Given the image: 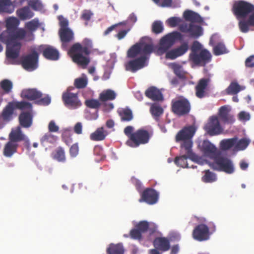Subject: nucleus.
I'll use <instances>...</instances> for the list:
<instances>
[{
	"label": "nucleus",
	"instance_id": "1",
	"mask_svg": "<svg viewBox=\"0 0 254 254\" xmlns=\"http://www.w3.org/2000/svg\"><path fill=\"white\" fill-rule=\"evenodd\" d=\"M19 20L14 17L7 18L5 21L6 30L0 34V41L6 46L5 55L7 62L15 64L18 58L22 43L20 38L24 35V29L18 28Z\"/></svg>",
	"mask_w": 254,
	"mask_h": 254
},
{
	"label": "nucleus",
	"instance_id": "2",
	"mask_svg": "<svg viewBox=\"0 0 254 254\" xmlns=\"http://www.w3.org/2000/svg\"><path fill=\"white\" fill-rule=\"evenodd\" d=\"M92 41L85 38L81 43L74 44L68 50V54L74 63L85 68L90 62L89 56L92 53Z\"/></svg>",
	"mask_w": 254,
	"mask_h": 254
},
{
	"label": "nucleus",
	"instance_id": "3",
	"mask_svg": "<svg viewBox=\"0 0 254 254\" xmlns=\"http://www.w3.org/2000/svg\"><path fill=\"white\" fill-rule=\"evenodd\" d=\"M133 127L131 126L124 128V132L128 137L126 145L132 148H136L140 145L149 142L152 135L151 132L143 128L138 129L135 131H133Z\"/></svg>",
	"mask_w": 254,
	"mask_h": 254
},
{
	"label": "nucleus",
	"instance_id": "4",
	"mask_svg": "<svg viewBox=\"0 0 254 254\" xmlns=\"http://www.w3.org/2000/svg\"><path fill=\"white\" fill-rule=\"evenodd\" d=\"M209 166L214 170L223 171L227 174L233 173L235 170L231 160L226 157L221 156L220 153L213 162L209 163Z\"/></svg>",
	"mask_w": 254,
	"mask_h": 254
},
{
	"label": "nucleus",
	"instance_id": "5",
	"mask_svg": "<svg viewBox=\"0 0 254 254\" xmlns=\"http://www.w3.org/2000/svg\"><path fill=\"white\" fill-rule=\"evenodd\" d=\"M176 142L180 143V148L182 153L190 151V125H188L180 129L175 137Z\"/></svg>",
	"mask_w": 254,
	"mask_h": 254
},
{
	"label": "nucleus",
	"instance_id": "6",
	"mask_svg": "<svg viewBox=\"0 0 254 254\" xmlns=\"http://www.w3.org/2000/svg\"><path fill=\"white\" fill-rule=\"evenodd\" d=\"M183 40V35L178 31H173L163 36L160 41L158 52L165 53L177 41Z\"/></svg>",
	"mask_w": 254,
	"mask_h": 254
},
{
	"label": "nucleus",
	"instance_id": "7",
	"mask_svg": "<svg viewBox=\"0 0 254 254\" xmlns=\"http://www.w3.org/2000/svg\"><path fill=\"white\" fill-rule=\"evenodd\" d=\"M232 11L237 19L245 18L254 11V5L245 0L235 2Z\"/></svg>",
	"mask_w": 254,
	"mask_h": 254
},
{
	"label": "nucleus",
	"instance_id": "8",
	"mask_svg": "<svg viewBox=\"0 0 254 254\" xmlns=\"http://www.w3.org/2000/svg\"><path fill=\"white\" fill-rule=\"evenodd\" d=\"M152 44L143 42H138L132 45L127 52V56L129 58H134L138 55L146 57L153 51Z\"/></svg>",
	"mask_w": 254,
	"mask_h": 254
},
{
	"label": "nucleus",
	"instance_id": "9",
	"mask_svg": "<svg viewBox=\"0 0 254 254\" xmlns=\"http://www.w3.org/2000/svg\"><path fill=\"white\" fill-rule=\"evenodd\" d=\"M171 110L174 114L178 116H185L190 112V102L185 99L173 100L171 102Z\"/></svg>",
	"mask_w": 254,
	"mask_h": 254
},
{
	"label": "nucleus",
	"instance_id": "10",
	"mask_svg": "<svg viewBox=\"0 0 254 254\" xmlns=\"http://www.w3.org/2000/svg\"><path fill=\"white\" fill-rule=\"evenodd\" d=\"M62 100L64 105L69 109H76L81 105L78 94L71 92L69 88L63 93Z\"/></svg>",
	"mask_w": 254,
	"mask_h": 254
},
{
	"label": "nucleus",
	"instance_id": "11",
	"mask_svg": "<svg viewBox=\"0 0 254 254\" xmlns=\"http://www.w3.org/2000/svg\"><path fill=\"white\" fill-rule=\"evenodd\" d=\"M40 26L38 18H34L25 24L24 35L20 38V41L24 40L25 42H30L34 39V32L36 31Z\"/></svg>",
	"mask_w": 254,
	"mask_h": 254
},
{
	"label": "nucleus",
	"instance_id": "12",
	"mask_svg": "<svg viewBox=\"0 0 254 254\" xmlns=\"http://www.w3.org/2000/svg\"><path fill=\"white\" fill-rule=\"evenodd\" d=\"M206 132L210 136L219 135L223 132V129L221 126L218 118L212 116L204 127Z\"/></svg>",
	"mask_w": 254,
	"mask_h": 254
},
{
	"label": "nucleus",
	"instance_id": "13",
	"mask_svg": "<svg viewBox=\"0 0 254 254\" xmlns=\"http://www.w3.org/2000/svg\"><path fill=\"white\" fill-rule=\"evenodd\" d=\"M211 59V53L206 49H202L199 52L192 54L191 62L196 65L203 66Z\"/></svg>",
	"mask_w": 254,
	"mask_h": 254
},
{
	"label": "nucleus",
	"instance_id": "14",
	"mask_svg": "<svg viewBox=\"0 0 254 254\" xmlns=\"http://www.w3.org/2000/svg\"><path fill=\"white\" fill-rule=\"evenodd\" d=\"M38 53L34 51L23 58L21 62L22 65L27 70H33L38 66Z\"/></svg>",
	"mask_w": 254,
	"mask_h": 254
},
{
	"label": "nucleus",
	"instance_id": "15",
	"mask_svg": "<svg viewBox=\"0 0 254 254\" xmlns=\"http://www.w3.org/2000/svg\"><path fill=\"white\" fill-rule=\"evenodd\" d=\"M199 146L204 156L213 160L220 154L216 146L208 140H204Z\"/></svg>",
	"mask_w": 254,
	"mask_h": 254
},
{
	"label": "nucleus",
	"instance_id": "16",
	"mask_svg": "<svg viewBox=\"0 0 254 254\" xmlns=\"http://www.w3.org/2000/svg\"><path fill=\"white\" fill-rule=\"evenodd\" d=\"M25 0H0V13H5L10 14L15 9V6L21 5Z\"/></svg>",
	"mask_w": 254,
	"mask_h": 254
},
{
	"label": "nucleus",
	"instance_id": "17",
	"mask_svg": "<svg viewBox=\"0 0 254 254\" xmlns=\"http://www.w3.org/2000/svg\"><path fill=\"white\" fill-rule=\"evenodd\" d=\"M158 193L153 189L147 188L141 194L139 202H145L148 204H154L158 200Z\"/></svg>",
	"mask_w": 254,
	"mask_h": 254
},
{
	"label": "nucleus",
	"instance_id": "18",
	"mask_svg": "<svg viewBox=\"0 0 254 254\" xmlns=\"http://www.w3.org/2000/svg\"><path fill=\"white\" fill-rule=\"evenodd\" d=\"M146 58L144 56L129 61L125 64L126 69L132 72H135L145 66Z\"/></svg>",
	"mask_w": 254,
	"mask_h": 254
},
{
	"label": "nucleus",
	"instance_id": "19",
	"mask_svg": "<svg viewBox=\"0 0 254 254\" xmlns=\"http://www.w3.org/2000/svg\"><path fill=\"white\" fill-rule=\"evenodd\" d=\"M59 36L62 42V48L64 50H67L69 43L74 39V34L70 29L59 30Z\"/></svg>",
	"mask_w": 254,
	"mask_h": 254
},
{
	"label": "nucleus",
	"instance_id": "20",
	"mask_svg": "<svg viewBox=\"0 0 254 254\" xmlns=\"http://www.w3.org/2000/svg\"><path fill=\"white\" fill-rule=\"evenodd\" d=\"M193 237L199 241L208 240L209 238L208 227L204 224L198 225L193 231Z\"/></svg>",
	"mask_w": 254,
	"mask_h": 254
},
{
	"label": "nucleus",
	"instance_id": "21",
	"mask_svg": "<svg viewBox=\"0 0 254 254\" xmlns=\"http://www.w3.org/2000/svg\"><path fill=\"white\" fill-rule=\"evenodd\" d=\"M14 109L12 102L8 103L3 109L0 115V128H2L5 124L11 120Z\"/></svg>",
	"mask_w": 254,
	"mask_h": 254
},
{
	"label": "nucleus",
	"instance_id": "22",
	"mask_svg": "<svg viewBox=\"0 0 254 254\" xmlns=\"http://www.w3.org/2000/svg\"><path fill=\"white\" fill-rule=\"evenodd\" d=\"M8 139L17 143L22 141H28L27 137L22 132L20 126L11 129L8 135Z\"/></svg>",
	"mask_w": 254,
	"mask_h": 254
},
{
	"label": "nucleus",
	"instance_id": "23",
	"mask_svg": "<svg viewBox=\"0 0 254 254\" xmlns=\"http://www.w3.org/2000/svg\"><path fill=\"white\" fill-rule=\"evenodd\" d=\"M230 111L226 106H222L219 109V118L225 124H233L235 121L234 116L229 113Z\"/></svg>",
	"mask_w": 254,
	"mask_h": 254
},
{
	"label": "nucleus",
	"instance_id": "24",
	"mask_svg": "<svg viewBox=\"0 0 254 254\" xmlns=\"http://www.w3.org/2000/svg\"><path fill=\"white\" fill-rule=\"evenodd\" d=\"M154 248L162 252H166L170 249V240L166 237H157L153 242Z\"/></svg>",
	"mask_w": 254,
	"mask_h": 254
},
{
	"label": "nucleus",
	"instance_id": "25",
	"mask_svg": "<svg viewBox=\"0 0 254 254\" xmlns=\"http://www.w3.org/2000/svg\"><path fill=\"white\" fill-rule=\"evenodd\" d=\"M18 146V143L8 139L3 146L2 151L3 156L7 158H11L17 152Z\"/></svg>",
	"mask_w": 254,
	"mask_h": 254
},
{
	"label": "nucleus",
	"instance_id": "26",
	"mask_svg": "<svg viewBox=\"0 0 254 254\" xmlns=\"http://www.w3.org/2000/svg\"><path fill=\"white\" fill-rule=\"evenodd\" d=\"M209 79L208 78H201L200 79L195 86V95L199 98H202L206 95L205 90L209 82Z\"/></svg>",
	"mask_w": 254,
	"mask_h": 254
},
{
	"label": "nucleus",
	"instance_id": "27",
	"mask_svg": "<svg viewBox=\"0 0 254 254\" xmlns=\"http://www.w3.org/2000/svg\"><path fill=\"white\" fill-rule=\"evenodd\" d=\"M43 55L46 59L52 61H56L59 59V52L54 47L46 46L42 49Z\"/></svg>",
	"mask_w": 254,
	"mask_h": 254
},
{
	"label": "nucleus",
	"instance_id": "28",
	"mask_svg": "<svg viewBox=\"0 0 254 254\" xmlns=\"http://www.w3.org/2000/svg\"><path fill=\"white\" fill-rule=\"evenodd\" d=\"M42 93L35 88L26 89L22 90L21 97L28 100H35L42 97Z\"/></svg>",
	"mask_w": 254,
	"mask_h": 254
},
{
	"label": "nucleus",
	"instance_id": "29",
	"mask_svg": "<svg viewBox=\"0 0 254 254\" xmlns=\"http://www.w3.org/2000/svg\"><path fill=\"white\" fill-rule=\"evenodd\" d=\"M145 94L146 97L154 101H161L164 99L161 92L154 86L148 88L146 90Z\"/></svg>",
	"mask_w": 254,
	"mask_h": 254
},
{
	"label": "nucleus",
	"instance_id": "30",
	"mask_svg": "<svg viewBox=\"0 0 254 254\" xmlns=\"http://www.w3.org/2000/svg\"><path fill=\"white\" fill-rule=\"evenodd\" d=\"M246 19H243L239 22V27L240 31L243 33L248 32L251 26L254 27V11Z\"/></svg>",
	"mask_w": 254,
	"mask_h": 254
},
{
	"label": "nucleus",
	"instance_id": "31",
	"mask_svg": "<svg viewBox=\"0 0 254 254\" xmlns=\"http://www.w3.org/2000/svg\"><path fill=\"white\" fill-rule=\"evenodd\" d=\"M180 156L176 157L174 162L178 165L183 168H189L187 160L190 159V151L186 153H182L181 148H180Z\"/></svg>",
	"mask_w": 254,
	"mask_h": 254
},
{
	"label": "nucleus",
	"instance_id": "32",
	"mask_svg": "<svg viewBox=\"0 0 254 254\" xmlns=\"http://www.w3.org/2000/svg\"><path fill=\"white\" fill-rule=\"evenodd\" d=\"M16 13L18 18L21 20L29 19L34 16L33 12L28 6H25L18 9Z\"/></svg>",
	"mask_w": 254,
	"mask_h": 254
},
{
	"label": "nucleus",
	"instance_id": "33",
	"mask_svg": "<svg viewBox=\"0 0 254 254\" xmlns=\"http://www.w3.org/2000/svg\"><path fill=\"white\" fill-rule=\"evenodd\" d=\"M52 157L56 161L64 163L66 161V155L64 149L62 146H58L52 153Z\"/></svg>",
	"mask_w": 254,
	"mask_h": 254
},
{
	"label": "nucleus",
	"instance_id": "34",
	"mask_svg": "<svg viewBox=\"0 0 254 254\" xmlns=\"http://www.w3.org/2000/svg\"><path fill=\"white\" fill-rule=\"evenodd\" d=\"M19 121L20 126L28 128L29 127L32 122V115L29 112H23L19 116Z\"/></svg>",
	"mask_w": 254,
	"mask_h": 254
},
{
	"label": "nucleus",
	"instance_id": "35",
	"mask_svg": "<svg viewBox=\"0 0 254 254\" xmlns=\"http://www.w3.org/2000/svg\"><path fill=\"white\" fill-rule=\"evenodd\" d=\"M108 132L103 127L98 128L90 135V138L93 141H102L105 139Z\"/></svg>",
	"mask_w": 254,
	"mask_h": 254
},
{
	"label": "nucleus",
	"instance_id": "36",
	"mask_svg": "<svg viewBox=\"0 0 254 254\" xmlns=\"http://www.w3.org/2000/svg\"><path fill=\"white\" fill-rule=\"evenodd\" d=\"M237 140L236 137L224 139L220 141L219 147L222 150H228L235 145Z\"/></svg>",
	"mask_w": 254,
	"mask_h": 254
},
{
	"label": "nucleus",
	"instance_id": "37",
	"mask_svg": "<svg viewBox=\"0 0 254 254\" xmlns=\"http://www.w3.org/2000/svg\"><path fill=\"white\" fill-rule=\"evenodd\" d=\"M116 94L111 89L104 90L99 95V100L101 102H105L107 101L113 100L116 98Z\"/></svg>",
	"mask_w": 254,
	"mask_h": 254
},
{
	"label": "nucleus",
	"instance_id": "38",
	"mask_svg": "<svg viewBox=\"0 0 254 254\" xmlns=\"http://www.w3.org/2000/svg\"><path fill=\"white\" fill-rule=\"evenodd\" d=\"M125 250L123 246L121 244H111L107 249L108 254H124Z\"/></svg>",
	"mask_w": 254,
	"mask_h": 254
},
{
	"label": "nucleus",
	"instance_id": "39",
	"mask_svg": "<svg viewBox=\"0 0 254 254\" xmlns=\"http://www.w3.org/2000/svg\"><path fill=\"white\" fill-rule=\"evenodd\" d=\"M119 114L122 122H128L133 119L132 112L129 108L122 109L119 112Z\"/></svg>",
	"mask_w": 254,
	"mask_h": 254
},
{
	"label": "nucleus",
	"instance_id": "40",
	"mask_svg": "<svg viewBox=\"0 0 254 254\" xmlns=\"http://www.w3.org/2000/svg\"><path fill=\"white\" fill-rule=\"evenodd\" d=\"M150 112L156 120H158V118L163 113V109L162 107L157 103L151 104Z\"/></svg>",
	"mask_w": 254,
	"mask_h": 254
},
{
	"label": "nucleus",
	"instance_id": "41",
	"mask_svg": "<svg viewBox=\"0 0 254 254\" xmlns=\"http://www.w3.org/2000/svg\"><path fill=\"white\" fill-rule=\"evenodd\" d=\"M240 85L236 82H232L226 89L228 95H236L241 91Z\"/></svg>",
	"mask_w": 254,
	"mask_h": 254
},
{
	"label": "nucleus",
	"instance_id": "42",
	"mask_svg": "<svg viewBox=\"0 0 254 254\" xmlns=\"http://www.w3.org/2000/svg\"><path fill=\"white\" fill-rule=\"evenodd\" d=\"M13 87V83L9 79H5L0 82V88L4 92L8 94L11 91Z\"/></svg>",
	"mask_w": 254,
	"mask_h": 254
},
{
	"label": "nucleus",
	"instance_id": "43",
	"mask_svg": "<svg viewBox=\"0 0 254 254\" xmlns=\"http://www.w3.org/2000/svg\"><path fill=\"white\" fill-rule=\"evenodd\" d=\"M203 33V28L201 25L191 24V38L197 39Z\"/></svg>",
	"mask_w": 254,
	"mask_h": 254
},
{
	"label": "nucleus",
	"instance_id": "44",
	"mask_svg": "<svg viewBox=\"0 0 254 254\" xmlns=\"http://www.w3.org/2000/svg\"><path fill=\"white\" fill-rule=\"evenodd\" d=\"M204 175L202 177V180L205 183H211L216 180L217 178L216 174L209 170H206L204 171Z\"/></svg>",
	"mask_w": 254,
	"mask_h": 254
},
{
	"label": "nucleus",
	"instance_id": "45",
	"mask_svg": "<svg viewBox=\"0 0 254 254\" xmlns=\"http://www.w3.org/2000/svg\"><path fill=\"white\" fill-rule=\"evenodd\" d=\"M228 52L224 44L219 43L213 48V54L216 56H219Z\"/></svg>",
	"mask_w": 254,
	"mask_h": 254
},
{
	"label": "nucleus",
	"instance_id": "46",
	"mask_svg": "<svg viewBox=\"0 0 254 254\" xmlns=\"http://www.w3.org/2000/svg\"><path fill=\"white\" fill-rule=\"evenodd\" d=\"M183 19L179 17H171L166 20V23L170 27H179Z\"/></svg>",
	"mask_w": 254,
	"mask_h": 254
},
{
	"label": "nucleus",
	"instance_id": "47",
	"mask_svg": "<svg viewBox=\"0 0 254 254\" xmlns=\"http://www.w3.org/2000/svg\"><path fill=\"white\" fill-rule=\"evenodd\" d=\"M13 103L14 109H18L21 110L24 109H31L32 105L27 102H16Z\"/></svg>",
	"mask_w": 254,
	"mask_h": 254
},
{
	"label": "nucleus",
	"instance_id": "48",
	"mask_svg": "<svg viewBox=\"0 0 254 254\" xmlns=\"http://www.w3.org/2000/svg\"><path fill=\"white\" fill-rule=\"evenodd\" d=\"M88 81L86 76L78 78L75 79L74 85L78 89L85 88L87 84Z\"/></svg>",
	"mask_w": 254,
	"mask_h": 254
},
{
	"label": "nucleus",
	"instance_id": "49",
	"mask_svg": "<svg viewBox=\"0 0 254 254\" xmlns=\"http://www.w3.org/2000/svg\"><path fill=\"white\" fill-rule=\"evenodd\" d=\"M171 67L173 68L174 72L175 74L181 79H184L185 78V74L182 71L181 66L179 64L173 63L171 64Z\"/></svg>",
	"mask_w": 254,
	"mask_h": 254
},
{
	"label": "nucleus",
	"instance_id": "50",
	"mask_svg": "<svg viewBox=\"0 0 254 254\" xmlns=\"http://www.w3.org/2000/svg\"><path fill=\"white\" fill-rule=\"evenodd\" d=\"M57 136L52 134L50 132L46 133L41 138V142L42 143L49 142L54 143L57 140Z\"/></svg>",
	"mask_w": 254,
	"mask_h": 254
},
{
	"label": "nucleus",
	"instance_id": "51",
	"mask_svg": "<svg viewBox=\"0 0 254 254\" xmlns=\"http://www.w3.org/2000/svg\"><path fill=\"white\" fill-rule=\"evenodd\" d=\"M164 27L162 23L160 21H155L152 25V31L156 34L162 32Z\"/></svg>",
	"mask_w": 254,
	"mask_h": 254
},
{
	"label": "nucleus",
	"instance_id": "52",
	"mask_svg": "<svg viewBox=\"0 0 254 254\" xmlns=\"http://www.w3.org/2000/svg\"><path fill=\"white\" fill-rule=\"evenodd\" d=\"M85 104L87 107L91 109H98L101 105L100 102L96 99L86 100Z\"/></svg>",
	"mask_w": 254,
	"mask_h": 254
},
{
	"label": "nucleus",
	"instance_id": "53",
	"mask_svg": "<svg viewBox=\"0 0 254 254\" xmlns=\"http://www.w3.org/2000/svg\"><path fill=\"white\" fill-rule=\"evenodd\" d=\"M178 29L183 33H189L190 32V22L188 23L184 19L178 27Z\"/></svg>",
	"mask_w": 254,
	"mask_h": 254
},
{
	"label": "nucleus",
	"instance_id": "54",
	"mask_svg": "<svg viewBox=\"0 0 254 254\" xmlns=\"http://www.w3.org/2000/svg\"><path fill=\"white\" fill-rule=\"evenodd\" d=\"M249 143L250 141L248 139L243 138L237 141L235 147L239 150H244L248 146Z\"/></svg>",
	"mask_w": 254,
	"mask_h": 254
},
{
	"label": "nucleus",
	"instance_id": "55",
	"mask_svg": "<svg viewBox=\"0 0 254 254\" xmlns=\"http://www.w3.org/2000/svg\"><path fill=\"white\" fill-rule=\"evenodd\" d=\"M203 22V18L198 13L191 10V24L194 23L201 24Z\"/></svg>",
	"mask_w": 254,
	"mask_h": 254
},
{
	"label": "nucleus",
	"instance_id": "56",
	"mask_svg": "<svg viewBox=\"0 0 254 254\" xmlns=\"http://www.w3.org/2000/svg\"><path fill=\"white\" fill-rule=\"evenodd\" d=\"M135 227L137 228L141 233H145L149 228V223L146 221H140L135 225Z\"/></svg>",
	"mask_w": 254,
	"mask_h": 254
},
{
	"label": "nucleus",
	"instance_id": "57",
	"mask_svg": "<svg viewBox=\"0 0 254 254\" xmlns=\"http://www.w3.org/2000/svg\"><path fill=\"white\" fill-rule=\"evenodd\" d=\"M28 5L33 9L37 10L42 8V4L39 0H30L28 2Z\"/></svg>",
	"mask_w": 254,
	"mask_h": 254
},
{
	"label": "nucleus",
	"instance_id": "58",
	"mask_svg": "<svg viewBox=\"0 0 254 254\" xmlns=\"http://www.w3.org/2000/svg\"><path fill=\"white\" fill-rule=\"evenodd\" d=\"M179 57L184 55L188 50V45L186 43L182 44L180 47L174 49Z\"/></svg>",
	"mask_w": 254,
	"mask_h": 254
},
{
	"label": "nucleus",
	"instance_id": "59",
	"mask_svg": "<svg viewBox=\"0 0 254 254\" xmlns=\"http://www.w3.org/2000/svg\"><path fill=\"white\" fill-rule=\"evenodd\" d=\"M129 234L130 237L133 239L140 240L142 238V233L135 227L130 230Z\"/></svg>",
	"mask_w": 254,
	"mask_h": 254
},
{
	"label": "nucleus",
	"instance_id": "60",
	"mask_svg": "<svg viewBox=\"0 0 254 254\" xmlns=\"http://www.w3.org/2000/svg\"><path fill=\"white\" fill-rule=\"evenodd\" d=\"M58 20H59V24L61 27L60 29H69L68 28V21L66 18H64L63 15H59L58 16Z\"/></svg>",
	"mask_w": 254,
	"mask_h": 254
},
{
	"label": "nucleus",
	"instance_id": "61",
	"mask_svg": "<svg viewBox=\"0 0 254 254\" xmlns=\"http://www.w3.org/2000/svg\"><path fill=\"white\" fill-rule=\"evenodd\" d=\"M156 4L161 7H170L172 0H152Z\"/></svg>",
	"mask_w": 254,
	"mask_h": 254
},
{
	"label": "nucleus",
	"instance_id": "62",
	"mask_svg": "<svg viewBox=\"0 0 254 254\" xmlns=\"http://www.w3.org/2000/svg\"><path fill=\"white\" fill-rule=\"evenodd\" d=\"M202 49L201 44L197 41H194L191 44V53L192 54L199 52Z\"/></svg>",
	"mask_w": 254,
	"mask_h": 254
},
{
	"label": "nucleus",
	"instance_id": "63",
	"mask_svg": "<svg viewBox=\"0 0 254 254\" xmlns=\"http://www.w3.org/2000/svg\"><path fill=\"white\" fill-rule=\"evenodd\" d=\"M51 101V97L49 95H46L43 98H40L37 101V104L40 105L47 106L50 104Z\"/></svg>",
	"mask_w": 254,
	"mask_h": 254
},
{
	"label": "nucleus",
	"instance_id": "64",
	"mask_svg": "<svg viewBox=\"0 0 254 254\" xmlns=\"http://www.w3.org/2000/svg\"><path fill=\"white\" fill-rule=\"evenodd\" d=\"M79 148L77 143L73 144L69 149V154L71 157H75L78 154Z\"/></svg>",
	"mask_w": 254,
	"mask_h": 254
}]
</instances>
